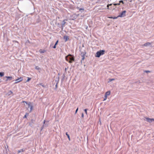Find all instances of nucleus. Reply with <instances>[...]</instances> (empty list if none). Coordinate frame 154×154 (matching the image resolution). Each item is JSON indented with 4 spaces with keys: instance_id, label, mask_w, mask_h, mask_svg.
I'll list each match as a JSON object with an SVG mask.
<instances>
[{
    "instance_id": "obj_15",
    "label": "nucleus",
    "mask_w": 154,
    "mask_h": 154,
    "mask_svg": "<svg viewBox=\"0 0 154 154\" xmlns=\"http://www.w3.org/2000/svg\"><path fill=\"white\" fill-rule=\"evenodd\" d=\"M27 79H28L26 81V82H29L31 79V78H30L27 77Z\"/></svg>"
},
{
    "instance_id": "obj_10",
    "label": "nucleus",
    "mask_w": 154,
    "mask_h": 154,
    "mask_svg": "<svg viewBox=\"0 0 154 154\" xmlns=\"http://www.w3.org/2000/svg\"><path fill=\"white\" fill-rule=\"evenodd\" d=\"M66 20L67 21V20H63V23H62V27H64V26L65 24V23H66V22H65Z\"/></svg>"
},
{
    "instance_id": "obj_35",
    "label": "nucleus",
    "mask_w": 154,
    "mask_h": 154,
    "mask_svg": "<svg viewBox=\"0 0 154 154\" xmlns=\"http://www.w3.org/2000/svg\"><path fill=\"white\" fill-rule=\"evenodd\" d=\"M41 53H44V51H42V52H40Z\"/></svg>"
},
{
    "instance_id": "obj_34",
    "label": "nucleus",
    "mask_w": 154,
    "mask_h": 154,
    "mask_svg": "<svg viewBox=\"0 0 154 154\" xmlns=\"http://www.w3.org/2000/svg\"><path fill=\"white\" fill-rule=\"evenodd\" d=\"M45 120H44V124H45Z\"/></svg>"
},
{
    "instance_id": "obj_9",
    "label": "nucleus",
    "mask_w": 154,
    "mask_h": 154,
    "mask_svg": "<svg viewBox=\"0 0 154 154\" xmlns=\"http://www.w3.org/2000/svg\"><path fill=\"white\" fill-rule=\"evenodd\" d=\"M110 91H108L106 92L105 94V96L107 97L108 96L110 95Z\"/></svg>"
},
{
    "instance_id": "obj_8",
    "label": "nucleus",
    "mask_w": 154,
    "mask_h": 154,
    "mask_svg": "<svg viewBox=\"0 0 154 154\" xmlns=\"http://www.w3.org/2000/svg\"><path fill=\"white\" fill-rule=\"evenodd\" d=\"M28 105H29V106L30 107V112H31L32 110L33 109V106L32 105H31V103H28Z\"/></svg>"
},
{
    "instance_id": "obj_29",
    "label": "nucleus",
    "mask_w": 154,
    "mask_h": 154,
    "mask_svg": "<svg viewBox=\"0 0 154 154\" xmlns=\"http://www.w3.org/2000/svg\"><path fill=\"white\" fill-rule=\"evenodd\" d=\"M82 118H83L84 117V114L83 113H82Z\"/></svg>"
},
{
    "instance_id": "obj_2",
    "label": "nucleus",
    "mask_w": 154,
    "mask_h": 154,
    "mask_svg": "<svg viewBox=\"0 0 154 154\" xmlns=\"http://www.w3.org/2000/svg\"><path fill=\"white\" fill-rule=\"evenodd\" d=\"M105 53V51L103 50H101L97 52L96 53L95 56L97 57H99L100 56L104 54Z\"/></svg>"
},
{
    "instance_id": "obj_13",
    "label": "nucleus",
    "mask_w": 154,
    "mask_h": 154,
    "mask_svg": "<svg viewBox=\"0 0 154 154\" xmlns=\"http://www.w3.org/2000/svg\"><path fill=\"white\" fill-rule=\"evenodd\" d=\"M4 72H0V76L1 77L4 76Z\"/></svg>"
},
{
    "instance_id": "obj_22",
    "label": "nucleus",
    "mask_w": 154,
    "mask_h": 154,
    "mask_svg": "<svg viewBox=\"0 0 154 154\" xmlns=\"http://www.w3.org/2000/svg\"><path fill=\"white\" fill-rule=\"evenodd\" d=\"M78 108L76 110L75 113H77V111H78Z\"/></svg>"
},
{
    "instance_id": "obj_28",
    "label": "nucleus",
    "mask_w": 154,
    "mask_h": 154,
    "mask_svg": "<svg viewBox=\"0 0 154 154\" xmlns=\"http://www.w3.org/2000/svg\"><path fill=\"white\" fill-rule=\"evenodd\" d=\"M109 5H107V9H109Z\"/></svg>"
},
{
    "instance_id": "obj_18",
    "label": "nucleus",
    "mask_w": 154,
    "mask_h": 154,
    "mask_svg": "<svg viewBox=\"0 0 154 154\" xmlns=\"http://www.w3.org/2000/svg\"><path fill=\"white\" fill-rule=\"evenodd\" d=\"M84 111L85 112L86 114L87 115V109H85Z\"/></svg>"
},
{
    "instance_id": "obj_24",
    "label": "nucleus",
    "mask_w": 154,
    "mask_h": 154,
    "mask_svg": "<svg viewBox=\"0 0 154 154\" xmlns=\"http://www.w3.org/2000/svg\"><path fill=\"white\" fill-rule=\"evenodd\" d=\"M144 72L147 73L150 72L149 71H145Z\"/></svg>"
},
{
    "instance_id": "obj_11",
    "label": "nucleus",
    "mask_w": 154,
    "mask_h": 154,
    "mask_svg": "<svg viewBox=\"0 0 154 154\" xmlns=\"http://www.w3.org/2000/svg\"><path fill=\"white\" fill-rule=\"evenodd\" d=\"M151 44V43H150L149 42H147V43H145V44H144V45H143L144 46H147L149 45H150Z\"/></svg>"
},
{
    "instance_id": "obj_17",
    "label": "nucleus",
    "mask_w": 154,
    "mask_h": 154,
    "mask_svg": "<svg viewBox=\"0 0 154 154\" xmlns=\"http://www.w3.org/2000/svg\"><path fill=\"white\" fill-rule=\"evenodd\" d=\"M120 5V3H117V4H113V5Z\"/></svg>"
},
{
    "instance_id": "obj_16",
    "label": "nucleus",
    "mask_w": 154,
    "mask_h": 154,
    "mask_svg": "<svg viewBox=\"0 0 154 154\" xmlns=\"http://www.w3.org/2000/svg\"><path fill=\"white\" fill-rule=\"evenodd\" d=\"M9 92L10 93V94H9V95H10L13 94V92L11 91H10Z\"/></svg>"
},
{
    "instance_id": "obj_1",
    "label": "nucleus",
    "mask_w": 154,
    "mask_h": 154,
    "mask_svg": "<svg viewBox=\"0 0 154 154\" xmlns=\"http://www.w3.org/2000/svg\"><path fill=\"white\" fill-rule=\"evenodd\" d=\"M66 61L70 63H72L75 60L73 57L70 54H69L66 56L65 57Z\"/></svg>"
},
{
    "instance_id": "obj_23",
    "label": "nucleus",
    "mask_w": 154,
    "mask_h": 154,
    "mask_svg": "<svg viewBox=\"0 0 154 154\" xmlns=\"http://www.w3.org/2000/svg\"><path fill=\"white\" fill-rule=\"evenodd\" d=\"M35 68L36 69H39V68L38 66H36V67H35Z\"/></svg>"
},
{
    "instance_id": "obj_5",
    "label": "nucleus",
    "mask_w": 154,
    "mask_h": 154,
    "mask_svg": "<svg viewBox=\"0 0 154 154\" xmlns=\"http://www.w3.org/2000/svg\"><path fill=\"white\" fill-rule=\"evenodd\" d=\"M147 121L149 122H151L153 121H154V119H150L148 118H146Z\"/></svg>"
},
{
    "instance_id": "obj_14",
    "label": "nucleus",
    "mask_w": 154,
    "mask_h": 154,
    "mask_svg": "<svg viewBox=\"0 0 154 154\" xmlns=\"http://www.w3.org/2000/svg\"><path fill=\"white\" fill-rule=\"evenodd\" d=\"M66 135H67L68 138L69 140L70 141V137L69 135L68 134L67 132L66 133Z\"/></svg>"
},
{
    "instance_id": "obj_30",
    "label": "nucleus",
    "mask_w": 154,
    "mask_h": 154,
    "mask_svg": "<svg viewBox=\"0 0 154 154\" xmlns=\"http://www.w3.org/2000/svg\"><path fill=\"white\" fill-rule=\"evenodd\" d=\"M114 80V79H111V81H113V80Z\"/></svg>"
},
{
    "instance_id": "obj_27",
    "label": "nucleus",
    "mask_w": 154,
    "mask_h": 154,
    "mask_svg": "<svg viewBox=\"0 0 154 154\" xmlns=\"http://www.w3.org/2000/svg\"><path fill=\"white\" fill-rule=\"evenodd\" d=\"M56 45H54V46L53 47V48H56Z\"/></svg>"
},
{
    "instance_id": "obj_19",
    "label": "nucleus",
    "mask_w": 154,
    "mask_h": 154,
    "mask_svg": "<svg viewBox=\"0 0 154 154\" xmlns=\"http://www.w3.org/2000/svg\"><path fill=\"white\" fill-rule=\"evenodd\" d=\"M119 3H122L123 4H124V2H123V1L122 0H121V1H119Z\"/></svg>"
},
{
    "instance_id": "obj_7",
    "label": "nucleus",
    "mask_w": 154,
    "mask_h": 154,
    "mask_svg": "<svg viewBox=\"0 0 154 154\" xmlns=\"http://www.w3.org/2000/svg\"><path fill=\"white\" fill-rule=\"evenodd\" d=\"M64 39L65 40V41L66 42L69 39V37L67 35H65L63 37Z\"/></svg>"
},
{
    "instance_id": "obj_33",
    "label": "nucleus",
    "mask_w": 154,
    "mask_h": 154,
    "mask_svg": "<svg viewBox=\"0 0 154 154\" xmlns=\"http://www.w3.org/2000/svg\"><path fill=\"white\" fill-rule=\"evenodd\" d=\"M84 57L83 56L82 60H83L84 59Z\"/></svg>"
},
{
    "instance_id": "obj_12",
    "label": "nucleus",
    "mask_w": 154,
    "mask_h": 154,
    "mask_svg": "<svg viewBox=\"0 0 154 154\" xmlns=\"http://www.w3.org/2000/svg\"><path fill=\"white\" fill-rule=\"evenodd\" d=\"M108 17L109 18L113 19H116L117 18V17Z\"/></svg>"
},
{
    "instance_id": "obj_6",
    "label": "nucleus",
    "mask_w": 154,
    "mask_h": 154,
    "mask_svg": "<svg viewBox=\"0 0 154 154\" xmlns=\"http://www.w3.org/2000/svg\"><path fill=\"white\" fill-rule=\"evenodd\" d=\"M5 77L7 78L6 81H7L8 80H11L13 79V77L11 76H6Z\"/></svg>"
},
{
    "instance_id": "obj_21",
    "label": "nucleus",
    "mask_w": 154,
    "mask_h": 154,
    "mask_svg": "<svg viewBox=\"0 0 154 154\" xmlns=\"http://www.w3.org/2000/svg\"><path fill=\"white\" fill-rule=\"evenodd\" d=\"M58 41L57 40L55 44V45H57V44L58 43Z\"/></svg>"
},
{
    "instance_id": "obj_26",
    "label": "nucleus",
    "mask_w": 154,
    "mask_h": 154,
    "mask_svg": "<svg viewBox=\"0 0 154 154\" xmlns=\"http://www.w3.org/2000/svg\"><path fill=\"white\" fill-rule=\"evenodd\" d=\"M23 103H26V104H28V103H27V102L26 101H23Z\"/></svg>"
},
{
    "instance_id": "obj_4",
    "label": "nucleus",
    "mask_w": 154,
    "mask_h": 154,
    "mask_svg": "<svg viewBox=\"0 0 154 154\" xmlns=\"http://www.w3.org/2000/svg\"><path fill=\"white\" fill-rule=\"evenodd\" d=\"M23 80V78L21 77H20V78H18L16 80V81L15 82V83L17 84L19 82H20L22 81Z\"/></svg>"
},
{
    "instance_id": "obj_36",
    "label": "nucleus",
    "mask_w": 154,
    "mask_h": 154,
    "mask_svg": "<svg viewBox=\"0 0 154 154\" xmlns=\"http://www.w3.org/2000/svg\"><path fill=\"white\" fill-rule=\"evenodd\" d=\"M22 152H23V149H22Z\"/></svg>"
},
{
    "instance_id": "obj_3",
    "label": "nucleus",
    "mask_w": 154,
    "mask_h": 154,
    "mask_svg": "<svg viewBox=\"0 0 154 154\" xmlns=\"http://www.w3.org/2000/svg\"><path fill=\"white\" fill-rule=\"evenodd\" d=\"M126 13V11H123L122 12L120 13L119 15H118L117 17V18L119 17H123L125 16V13Z\"/></svg>"
},
{
    "instance_id": "obj_25",
    "label": "nucleus",
    "mask_w": 154,
    "mask_h": 154,
    "mask_svg": "<svg viewBox=\"0 0 154 154\" xmlns=\"http://www.w3.org/2000/svg\"><path fill=\"white\" fill-rule=\"evenodd\" d=\"M79 11H81V10H84V9H83V8H79Z\"/></svg>"
},
{
    "instance_id": "obj_32",
    "label": "nucleus",
    "mask_w": 154,
    "mask_h": 154,
    "mask_svg": "<svg viewBox=\"0 0 154 154\" xmlns=\"http://www.w3.org/2000/svg\"><path fill=\"white\" fill-rule=\"evenodd\" d=\"M108 5H109V6H111L112 5V4H108Z\"/></svg>"
},
{
    "instance_id": "obj_31",
    "label": "nucleus",
    "mask_w": 154,
    "mask_h": 154,
    "mask_svg": "<svg viewBox=\"0 0 154 154\" xmlns=\"http://www.w3.org/2000/svg\"><path fill=\"white\" fill-rule=\"evenodd\" d=\"M26 115H25L24 117V118H26Z\"/></svg>"
},
{
    "instance_id": "obj_20",
    "label": "nucleus",
    "mask_w": 154,
    "mask_h": 154,
    "mask_svg": "<svg viewBox=\"0 0 154 154\" xmlns=\"http://www.w3.org/2000/svg\"><path fill=\"white\" fill-rule=\"evenodd\" d=\"M105 98H104L103 101L105 100L106 99H107V97H106V96H105Z\"/></svg>"
}]
</instances>
